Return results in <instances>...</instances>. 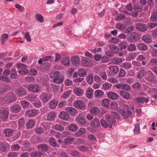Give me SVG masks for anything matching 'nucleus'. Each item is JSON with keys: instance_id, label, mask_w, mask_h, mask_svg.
<instances>
[{"instance_id": "6", "label": "nucleus", "mask_w": 157, "mask_h": 157, "mask_svg": "<svg viewBox=\"0 0 157 157\" xmlns=\"http://www.w3.org/2000/svg\"><path fill=\"white\" fill-rule=\"evenodd\" d=\"M28 88L31 92L33 93H38L40 90V86L36 84H32L28 86Z\"/></svg>"}, {"instance_id": "52", "label": "nucleus", "mask_w": 157, "mask_h": 157, "mask_svg": "<svg viewBox=\"0 0 157 157\" xmlns=\"http://www.w3.org/2000/svg\"><path fill=\"white\" fill-rule=\"evenodd\" d=\"M23 35H24V38L26 39V40L28 42H30L31 40V39L30 37L29 33L27 32L25 34L24 32L22 33Z\"/></svg>"}, {"instance_id": "2", "label": "nucleus", "mask_w": 157, "mask_h": 157, "mask_svg": "<svg viewBox=\"0 0 157 157\" xmlns=\"http://www.w3.org/2000/svg\"><path fill=\"white\" fill-rule=\"evenodd\" d=\"M127 39L130 43H134L138 40V34L136 32L129 33L127 35Z\"/></svg>"}, {"instance_id": "61", "label": "nucleus", "mask_w": 157, "mask_h": 157, "mask_svg": "<svg viewBox=\"0 0 157 157\" xmlns=\"http://www.w3.org/2000/svg\"><path fill=\"white\" fill-rule=\"evenodd\" d=\"M131 67V64L129 63L125 62L123 64V67L126 69H130Z\"/></svg>"}, {"instance_id": "47", "label": "nucleus", "mask_w": 157, "mask_h": 157, "mask_svg": "<svg viewBox=\"0 0 157 157\" xmlns=\"http://www.w3.org/2000/svg\"><path fill=\"white\" fill-rule=\"evenodd\" d=\"M109 48L114 53H117L119 51L118 48L117 47L113 44H111L109 45Z\"/></svg>"}, {"instance_id": "46", "label": "nucleus", "mask_w": 157, "mask_h": 157, "mask_svg": "<svg viewBox=\"0 0 157 157\" xmlns=\"http://www.w3.org/2000/svg\"><path fill=\"white\" fill-rule=\"evenodd\" d=\"M122 59L120 58H115L112 59V62L116 64H118L122 62Z\"/></svg>"}, {"instance_id": "51", "label": "nucleus", "mask_w": 157, "mask_h": 157, "mask_svg": "<svg viewBox=\"0 0 157 157\" xmlns=\"http://www.w3.org/2000/svg\"><path fill=\"white\" fill-rule=\"evenodd\" d=\"M140 124L139 123H137L135 125V128L134 129L135 134H137L140 133Z\"/></svg>"}, {"instance_id": "42", "label": "nucleus", "mask_w": 157, "mask_h": 157, "mask_svg": "<svg viewBox=\"0 0 157 157\" xmlns=\"http://www.w3.org/2000/svg\"><path fill=\"white\" fill-rule=\"evenodd\" d=\"M9 35L7 33H4L2 34L1 37V42L2 44H4V42L8 37Z\"/></svg>"}, {"instance_id": "40", "label": "nucleus", "mask_w": 157, "mask_h": 157, "mask_svg": "<svg viewBox=\"0 0 157 157\" xmlns=\"http://www.w3.org/2000/svg\"><path fill=\"white\" fill-rule=\"evenodd\" d=\"M128 47V51L132 52L136 50V48L135 44H130Z\"/></svg>"}, {"instance_id": "11", "label": "nucleus", "mask_w": 157, "mask_h": 157, "mask_svg": "<svg viewBox=\"0 0 157 157\" xmlns=\"http://www.w3.org/2000/svg\"><path fill=\"white\" fill-rule=\"evenodd\" d=\"M105 119L108 122L112 124L113 125L115 124L116 121L111 115L106 114L105 115Z\"/></svg>"}, {"instance_id": "62", "label": "nucleus", "mask_w": 157, "mask_h": 157, "mask_svg": "<svg viewBox=\"0 0 157 157\" xmlns=\"http://www.w3.org/2000/svg\"><path fill=\"white\" fill-rule=\"evenodd\" d=\"M17 99V98L14 93H11L10 94V103L15 101Z\"/></svg>"}, {"instance_id": "64", "label": "nucleus", "mask_w": 157, "mask_h": 157, "mask_svg": "<svg viewBox=\"0 0 157 157\" xmlns=\"http://www.w3.org/2000/svg\"><path fill=\"white\" fill-rule=\"evenodd\" d=\"M36 19L40 22H43L44 21V19L43 17L41 15L38 13L36 14Z\"/></svg>"}, {"instance_id": "8", "label": "nucleus", "mask_w": 157, "mask_h": 157, "mask_svg": "<svg viewBox=\"0 0 157 157\" xmlns=\"http://www.w3.org/2000/svg\"><path fill=\"white\" fill-rule=\"evenodd\" d=\"M65 110L71 116H74L78 112V110L75 108L71 107L66 108Z\"/></svg>"}, {"instance_id": "22", "label": "nucleus", "mask_w": 157, "mask_h": 157, "mask_svg": "<svg viewBox=\"0 0 157 157\" xmlns=\"http://www.w3.org/2000/svg\"><path fill=\"white\" fill-rule=\"evenodd\" d=\"M138 49L142 51H145L148 49L147 46L142 43H140L137 45Z\"/></svg>"}, {"instance_id": "23", "label": "nucleus", "mask_w": 157, "mask_h": 157, "mask_svg": "<svg viewBox=\"0 0 157 157\" xmlns=\"http://www.w3.org/2000/svg\"><path fill=\"white\" fill-rule=\"evenodd\" d=\"M21 107L18 104L13 105L11 107L12 111L14 113H18L21 110Z\"/></svg>"}, {"instance_id": "1", "label": "nucleus", "mask_w": 157, "mask_h": 157, "mask_svg": "<svg viewBox=\"0 0 157 157\" xmlns=\"http://www.w3.org/2000/svg\"><path fill=\"white\" fill-rule=\"evenodd\" d=\"M129 106L127 105H124L122 109L120 110L122 117L124 119H127L128 117H131L132 114L131 111L129 110Z\"/></svg>"}, {"instance_id": "3", "label": "nucleus", "mask_w": 157, "mask_h": 157, "mask_svg": "<svg viewBox=\"0 0 157 157\" xmlns=\"http://www.w3.org/2000/svg\"><path fill=\"white\" fill-rule=\"evenodd\" d=\"M10 70L9 69H6L4 71L2 76H0V80L4 82H9L10 79L8 76L10 75Z\"/></svg>"}, {"instance_id": "5", "label": "nucleus", "mask_w": 157, "mask_h": 157, "mask_svg": "<svg viewBox=\"0 0 157 157\" xmlns=\"http://www.w3.org/2000/svg\"><path fill=\"white\" fill-rule=\"evenodd\" d=\"M116 87L119 89L123 90L125 91H128L131 90V88L129 85L124 83H119L116 85Z\"/></svg>"}, {"instance_id": "41", "label": "nucleus", "mask_w": 157, "mask_h": 157, "mask_svg": "<svg viewBox=\"0 0 157 157\" xmlns=\"http://www.w3.org/2000/svg\"><path fill=\"white\" fill-rule=\"evenodd\" d=\"M133 10L135 12H137V13L141 12L142 11V7L140 5L135 4L133 6Z\"/></svg>"}, {"instance_id": "49", "label": "nucleus", "mask_w": 157, "mask_h": 157, "mask_svg": "<svg viewBox=\"0 0 157 157\" xmlns=\"http://www.w3.org/2000/svg\"><path fill=\"white\" fill-rule=\"evenodd\" d=\"M86 79L87 82L89 84L92 83L93 80V76L92 74L88 75L86 78Z\"/></svg>"}, {"instance_id": "54", "label": "nucleus", "mask_w": 157, "mask_h": 157, "mask_svg": "<svg viewBox=\"0 0 157 157\" xmlns=\"http://www.w3.org/2000/svg\"><path fill=\"white\" fill-rule=\"evenodd\" d=\"M151 20L153 21H157V11H155L151 15Z\"/></svg>"}, {"instance_id": "37", "label": "nucleus", "mask_w": 157, "mask_h": 157, "mask_svg": "<svg viewBox=\"0 0 157 157\" xmlns=\"http://www.w3.org/2000/svg\"><path fill=\"white\" fill-rule=\"evenodd\" d=\"M155 76L154 74L151 71L148 73L147 79L149 81H152L154 79Z\"/></svg>"}, {"instance_id": "16", "label": "nucleus", "mask_w": 157, "mask_h": 157, "mask_svg": "<svg viewBox=\"0 0 157 157\" xmlns=\"http://www.w3.org/2000/svg\"><path fill=\"white\" fill-rule=\"evenodd\" d=\"M82 63L84 66H90L92 65V62L88 58H84L82 60Z\"/></svg>"}, {"instance_id": "45", "label": "nucleus", "mask_w": 157, "mask_h": 157, "mask_svg": "<svg viewBox=\"0 0 157 157\" xmlns=\"http://www.w3.org/2000/svg\"><path fill=\"white\" fill-rule=\"evenodd\" d=\"M104 94V92L103 91L100 90H96L94 93V95L96 98H98L99 97H101Z\"/></svg>"}, {"instance_id": "7", "label": "nucleus", "mask_w": 157, "mask_h": 157, "mask_svg": "<svg viewBox=\"0 0 157 157\" xmlns=\"http://www.w3.org/2000/svg\"><path fill=\"white\" fill-rule=\"evenodd\" d=\"M22 145L23 147L22 149L24 151H30L32 150V149L30 147V142L28 140H25L22 143Z\"/></svg>"}, {"instance_id": "63", "label": "nucleus", "mask_w": 157, "mask_h": 157, "mask_svg": "<svg viewBox=\"0 0 157 157\" xmlns=\"http://www.w3.org/2000/svg\"><path fill=\"white\" fill-rule=\"evenodd\" d=\"M71 92L70 91H67L65 92L62 96V97L63 98H68L71 94Z\"/></svg>"}, {"instance_id": "36", "label": "nucleus", "mask_w": 157, "mask_h": 157, "mask_svg": "<svg viewBox=\"0 0 157 157\" xmlns=\"http://www.w3.org/2000/svg\"><path fill=\"white\" fill-rule=\"evenodd\" d=\"M56 116L55 113L54 112H52L48 115L47 116L48 120L49 121L54 120V118Z\"/></svg>"}, {"instance_id": "38", "label": "nucleus", "mask_w": 157, "mask_h": 157, "mask_svg": "<svg viewBox=\"0 0 157 157\" xmlns=\"http://www.w3.org/2000/svg\"><path fill=\"white\" fill-rule=\"evenodd\" d=\"M43 153L40 151H34L31 153L32 157H41Z\"/></svg>"}, {"instance_id": "28", "label": "nucleus", "mask_w": 157, "mask_h": 157, "mask_svg": "<svg viewBox=\"0 0 157 157\" xmlns=\"http://www.w3.org/2000/svg\"><path fill=\"white\" fill-rule=\"evenodd\" d=\"M28 115L31 117H34L37 114V111L35 109H31L27 111Z\"/></svg>"}, {"instance_id": "4", "label": "nucleus", "mask_w": 157, "mask_h": 157, "mask_svg": "<svg viewBox=\"0 0 157 157\" xmlns=\"http://www.w3.org/2000/svg\"><path fill=\"white\" fill-rule=\"evenodd\" d=\"M74 105L77 109H82L86 107V104L84 101L81 100H78L75 101Z\"/></svg>"}, {"instance_id": "53", "label": "nucleus", "mask_w": 157, "mask_h": 157, "mask_svg": "<svg viewBox=\"0 0 157 157\" xmlns=\"http://www.w3.org/2000/svg\"><path fill=\"white\" fill-rule=\"evenodd\" d=\"M10 78H17V73L14 69H12L11 70Z\"/></svg>"}, {"instance_id": "15", "label": "nucleus", "mask_w": 157, "mask_h": 157, "mask_svg": "<svg viewBox=\"0 0 157 157\" xmlns=\"http://www.w3.org/2000/svg\"><path fill=\"white\" fill-rule=\"evenodd\" d=\"M59 115V117L63 120L67 121L70 117L67 113L63 111H61Z\"/></svg>"}, {"instance_id": "10", "label": "nucleus", "mask_w": 157, "mask_h": 157, "mask_svg": "<svg viewBox=\"0 0 157 157\" xmlns=\"http://www.w3.org/2000/svg\"><path fill=\"white\" fill-rule=\"evenodd\" d=\"M149 100L148 98L143 97H138L135 98L136 102L139 105L143 104L144 101L147 102Z\"/></svg>"}, {"instance_id": "9", "label": "nucleus", "mask_w": 157, "mask_h": 157, "mask_svg": "<svg viewBox=\"0 0 157 157\" xmlns=\"http://www.w3.org/2000/svg\"><path fill=\"white\" fill-rule=\"evenodd\" d=\"M136 28L139 31L144 32L147 30V26L145 24L138 23L136 25Z\"/></svg>"}, {"instance_id": "26", "label": "nucleus", "mask_w": 157, "mask_h": 157, "mask_svg": "<svg viewBox=\"0 0 157 157\" xmlns=\"http://www.w3.org/2000/svg\"><path fill=\"white\" fill-rule=\"evenodd\" d=\"M86 129L85 128H81L78 131L75 133V136L77 137H79L83 135L85 133Z\"/></svg>"}, {"instance_id": "35", "label": "nucleus", "mask_w": 157, "mask_h": 157, "mask_svg": "<svg viewBox=\"0 0 157 157\" xmlns=\"http://www.w3.org/2000/svg\"><path fill=\"white\" fill-rule=\"evenodd\" d=\"M48 142L50 145L53 147H59V146L56 144V143L54 138H50Z\"/></svg>"}, {"instance_id": "43", "label": "nucleus", "mask_w": 157, "mask_h": 157, "mask_svg": "<svg viewBox=\"0 0 157 157\" xmlns=\"http://www.w3.org/2000/svg\"><path fill=\"white\" fill-rule=\"evenodd\" d=\"M21 103L22 107L24 108H28L30 105V103L26 100L21 101Z\"/></svg>"}, {"instance_id": "48", "label": "nucleus", "mask_w": 157, "mask_h": 157, "mask_svg": "<svg viewBox=\"0 0 157 157\" xmlns=\"http://www.w3.org/2000/svg\"><path fill=\"white\" fill-rule=\"evenodd\" d=\"M53 126L55 129L57 130L62 131L64 130V128L63 126L59 124H56L54 125Z\"/></svg>"}, {"instance_id": "58", "label": "nucleus", "mask_w": 157, "mask_h": 157, "mask_svg": "<svg viewBox=\"0 0 157 157\" xmlns=\"http://www.w3.org/2000/svg\"><path fill=\"white\" fill-rule=\"evenodd\" d=\"M119 42V40L117 38L114 37H113L109 39V43H112L116 44L118 43Z\"/></svg>"}, {"instance_id": "21", "label": "nucleus", "mask_w": 157, "mask_h": 157, "mask_svg": "<svg viewBox=\"0 0 157 157\" xmlns=\"http://www.w3.org/2000/svg\"><path fill=\"white\" fill-rule=\"evenodd\" d=\"M64 79L63 76L60 75L57 77L53 79V81L54 82L59 84L63 82Z\"/></svg>"}, {"instance_id": "32", "label": "nucleus", "mask_w": 157, "mask_h": 157, "mask_svg": "<svg viewBox=\"0 0 157 157\" xmlns=\"http://www.w3.org/2000/svg\"><path fill=\"white\" fill-rule=\"evenodd\" d=\"M74 141V138L71 137L67 138L64 141V144L65 145L70 144H72Z\"/></svg>"}, {"instance_id": "55", "label": "nucleus", "mask_w": 157, "mask_h": 157, "mask_svg": "<svg viewBox=\"0 0 157 157\" xmlns=\"http://www.w3.org/2000/svg\"><path fill=\"white\" fill-rule=\"evenodd\" d=\"M112 86V85L108 82H106L103 84L102 87L105 90L110 89Z\"/></svg>"}, {"instance_id": "25", "label": "nucleus", "mask_w": 157, "mask_h": 157, "mask_svg": "<svg viewBox=\"0 0 157 157\" xmlns=\"http://www.w3.org/2000/svg\"><path fill=\"white\" fill-rule=\"evenodd\" d=\"M93 90L91 88H88L86 91V96L89 99H92L93 96Z\"/></svg>"}, {"instance_id": "57", "label": "nucleus", "mask_w": 157, "mask_h": 157, "mask_svg": "<svg viewBox=\"0 0 157 157\" xmlns=\"http://www.w3.org/2000/svg\"><path fill=\"white\" fill-rule=\"evenodd\" d=\"M102 105L106 108H108L109 106V100L107 99H105L102 101Z\"/></svg>"}, {"instance_id": "39", "label": "nucleus", "mask_w": 157, "mask_h": 157, "mask_svg": "<svg viewBox=\"0 0 157 157\" xmlns=\"http://www.w3.org/2000/svg\"><path fill=\"white\" fill-rule=\"evenodd\" d=\"M74 92L78 96H81L83 94V91L80 88H77L74 90Z\"/></svg>"}, {"instance_id": "34", "label": "nucleus", "mask_w": 157, "mask_h": 157, "mask_svg": "<svg viewBox=\"0 0 157 157\" xmlns=\"http://www.w3.org/2000/svg\"><path fill=\"white\" fill-rule=\"evenodd\" d=\"M71 62L75 66L78 65L79 63V58L77 56L72 57L71 59Z\"/></svg>"}, {"instance_id": "17", "label": "nucleus", "mask_w": 157, "mask_h": 157, "mask_svg": "<svg viewBox=\"0 0 157 157\" xmlns=\"http://www.w3.org/2000/svg\"><path fill=\"white\" fill-rule=\"evenodd\" d=\"M27 91L23 87H21L17 90V95L19 97H22L27 94Z\"/></svg>"}, {"instance_id": "31", "label": "nucleus", "mask_w": 157, "mask_h": 157, "mask_svg": "<svg viewBox=\"0 0 157 157\" xmlns=\"http://www.w3.org/2000/svg\"><path fill=\"white\" fill-rule=\"evenodd\" d=\"M78 74L80 77H84L87 75V72L84 69L80 68L78 70Z\"/></svg>"}, {"instance_id": "56", "label": "nucleus", "mask_w": 157, "mask_h": 157, "mask_svg": "<svg viewBox=\"0 0 157 157\" xmlns=\"http://www.w3.org/2000/svg\"><path fill=\"white\" fill-rule=\"evenodd\" d=\"M149 64L151 66H156L157 65V59L152 58L149 61Z\"/></svg>"}, {"instance_id": "59", "label": "nucleus", "mask_w": 157, "mask_h": 157, "mask_svg": "<svg viewBox=\"0 0 157 157\" xmlns=\"http://www.w3.org/2000/svg\"><path fill=\"white\" fill-rule=\"evenodd\" d=\"M101 124L102 127L107 128L108 127V123L107 121L104 119H101Z\"/></svg>"}, {"instance_id": "27", "label": "nucleus", "mask_w": 157, "mask_h": 157, "mask_svg": "<svg viewBox=\"0 0 157 157\" xmlns=\"http://www.w3.org/2000/svg\"><path fill=\"white\" fill-rule=\"evenodd\" d=\"M147 74V72L144 69H141L140 70V72L138 74L137 78L141 79Z\"/></svg>"}, {"instance_id": "19", "label": "nucleus", "mask_w": 157, "mask_h": 157, "mask_svg": "<svg viewBox=\"0 0 157 157\" xmlns=\"http://www.w3.org/2000/svg\"><path fill=\"white\" fill-rule=\"evenodd\" d=\"M142 40L145 42L149 44L151 41V37L149 34H147L143 36Z\"/></svg>"}, {"instance_id": "20", "label": "nucleus", "mask_w": 157, "mask_h": 157, "mask_svg": "<svg viewBox=\"0 0 157 157\" xmlns=\"http://www.w3.org/2000/svg\"><path fill=\"white\" fill-rule=\"evenodd\" d=\"M107 96L109 98L114 100H117L118 98V95L117 93L113 92H110L108 93Z\"/></svg>"}, {"instance_id": "50", "label": "nucleus", "mask_w": 157, "mask_h": 157, "mask_svg": "<svg viewBox=\"0 0 157 157\" xmlns=\"http://www.w3.org/2000/svg\"><path fill=\"white\" fill-rule=\"evenodd\" d=\"M63 64L65 66H68L70 64V60L68 57H66L65 59L62 61Z\"/></svg>"}, {"instance_id": "44", "label": "nucleus", "mask_w": 157, "mask_h": 157, "mask_svg": "<svg viewBox=\"0 0 157 157\" xmlns=\"http://www.w3.org/2000/svg\"><path fill=\"white\" fill-rule=\"evenodd\" d=\"M78 127L75 124H70L69 127V130L71 131H75L77 129Z\"/></svg>"}, {"instance_id": "60", "label": "nucleus", "mask_w": 157, "mask_h": 157, "mask_svg": "<svg viewBox=\"0 0 157 157\" xmlns=\"http://www.w3.org/2000/svg\"><path fill=\"white\" fill-rule=\"evenodd\" d=\"M35 125V123L33 120H31L29 121L27 124V127L28 128H32Z\"/></svg>"}, {"instance_id": "12", "label": "nucleus", "mask_w": 157, "mask_h": 157, "mask_svg": "<svg viewBox=\"0 0 157 157\" xmlns=\"http://www.w3.org/2000/svg\"><path fill=\"white\" fill-rule=\"evenodd\" d=\"M59 101L56 99H53L49 102V106L52 109H55Z\"/></svg>"}, {"instance_id": "18", "label": "nucleus", "mask_w": 157, "mask_h": 157, "mask_svg": "<svg viewBox=\"0 0 157 157\" xmlns=\"http://www.w3.org/2000/svg\"><path fill=\"white\" fill-rule=\"evenodd\" d=\"M38 149L41 151L47 152L49 150V147L47 144H42L39 145L38 147Z\"/></svg>"}, {"instance_id": "33", "label": "nucleus", "mask_w": 157, "mask_h": 157, "mask_svg": "<svg viewBox=\"0 0 157 157\" xmlns=\"http://www.w3.org/2000/svg\"><path fill=\"white\" fill-rule=\"evenodd\" d=\"M90 112L92 114L98 115L100 113V110L98 108L94 107L91 109Z\"/></svg>"}, {"instance_id": "13", "label": "nucleus", "mask_w": 157, "mask_h": 157, "mask_svg": "<svg viewBox=\"0 0 157 157\" xmlns=\"http://www.w3.org/2000/svg\"><path fill=\"white\" fill-rule=\"evenodd\" d=\"M120 95L124 99L128 100L130 99L131 96L129 93L124 91H120Z\"/></svg>"}, {"instance_id": "24", "label": "nucleus", "mask_w": 157, "mask_h": 157, "mask_svg": "<svg viewBox=\"0 0 157 157\" xmlns=\"http://www.w3.org/2000/svg\"><path fill=\"white\" fill-rule=\"evenodd\" d=\"M49 96L47 93H43L40 96V98L43 103H46L48 101Z\"/></svg>"}, {"instance_id": "30", "label": "nucleus", "mask_w": 157, "mask_h": 157, "mask_svg": "<svg viewBox=\"0 0 157 157\" xmlns=\"http://www.w3.org/2000/svg\"><path fill=\"white\" fill-rule=\"evenodd\" d=\"M119 67L117 66H110L109 69L113 74L116 75L119 71Z\"/></svg>"}, {"instance_id": "14", "label": "nucleus", "mask_w": 157, "mask_h": 157, "mask_svg": "<svg viewBox=\"0 0 157 157\" xmlns=\"http://www.w3.org/2000/svg\"><path fill=\"white\" fill-rule=\"evenodd\" d=\"M92 126L95 128H97L100 126V122L98 118H95L91 122Z\"/></svg>"}, {"instance_id": "29", "label": "nucleus", "mask_w": 157, "mask_h": 157, "mask_svg": "<svg viewBox=\"0 0 157 157\" xmlns=\"http://www.w3.org/2000/svg\"><path fill=\"white\" fill-rule=\"evenodd\" d=\"M76 121L78 122L80 124L83 125H85L86 124L85 119L83 117L78 116L76 119Z\"/></svg>"}]
</instances>
